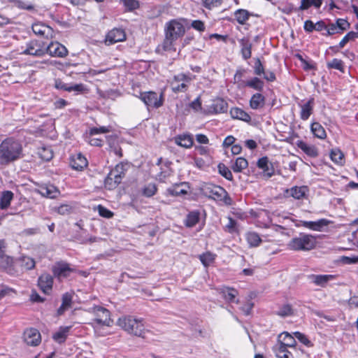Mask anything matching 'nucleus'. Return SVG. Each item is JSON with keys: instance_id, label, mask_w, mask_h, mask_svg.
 I'll use <instances>...</instances> for the list:
<instances>
[{"instance_id": "nucleus-35", "label": "nucleus", "mask_w": 358, "mask_h": 358, "mask_svg": "<svg viewBox=\"0 0 358 358\" xmlns=\"http://www.w3.org/2000/svg\"><path fill=\"white\" fill-rule=\"evenodd\" d=\"M230 115L233 119L240 120L245 122H249L251 120L250 115L247 112L238 107L231 108Z\"/></svg>"}, {"instance_id": "nucleus-45", "label": "nucleus", "mask_w": 358, "mask_h": 358, "mask_svg": "<svg viewBox=\"0 0 358 358\" xmlns=\"http://www.w3.org/2000/svg\"><path fill=\"white\" fill-rule=\"evenodd\" d=\"M322 4V0H301L299 10H306L311 6L320 8Z\"/></svg>"}, {"instance_id": "nucleus-25", "label": "nucleus", "mask_w": 358, "mask_h": 358, "mask_svg": "<svg viewBox=\"0 0 358 358\" xmlns=\"http://www.w3.org/2000/svg\"><path fill=\"white\" fill-rule=\"evenodd\" d=\"M275 315L285 318L288 317H294L296 315V309L290 303H285L280 305L278 309L275 311Z\"/></svg>"}, {"instance_id": "nucleus-20", "label": "nucleus", "mask_w": 358, "mask_h": 358, "mask_svg": "<svg viewBox=\"0 0 358 358\" xmlns=\"http://www.w3.org/2000/svg\"><path fill=\"white\" fill-rule=\"evenodd\" d=\"M336 278L335 275L331 274H324V275H309L308 276V280L310 282L315 284L317 286H320L322 287H324L327 283L334 280Z\"/></svg>"}, {"instance_id": "nucleus-57", "label": "nucleus", "mask_w": 358, "mask_h": 358, "mask_svg": "<svg viewBox=\"0 0 358 358\" xmlns=\"http://www.w3.org/2000/svg\"><path fill=\"white\" fill-rule=\"evenodd\" d=\"M110 131V128L108 127H92L90 129V135L94 136L99 134H106Z\"/></svg>"}, {"instance_id": "nucleus-24", "label": "nucleus", "mask_w": 358, "mask_h": 358, "mask_svg": "<svg viewBox=\"0 0 358 358\" xmlns=\"http://www.w3.org/2000/svg\"><path fill=\"white\" fill-rule=\"evenodd\" d=\"M239 87H248L261 93L264 88V82L261 78L255 76L245 82H243L239 85Z\"/></svg>"}, {"instance_id": "nucleus-44", "label": "nucleus", "mask_w": 358, "mask_h": 358, "mask_svg": "<svg viewBox=\"0 0 358 358\" xmlns=\"http://www.w3.org/2000/svg\"><path fill=\"white\" fill-rule=\"evenodd\" d=\"M250 16V13L245 9H238L234 12V17L236 21L240 24H245L249 20Z\"/></svg>"}, {"instance_id": "nucleus-14", "label": "nucleus", "mask_w": 358, "mask_h": 358, "mask_svg": "<svg viewBox=\"0 0 358 358\" xmlns=\"http://www.w3.org/2000/svg\"><path fill=\"white\" fill-rule=\"evenodd\" d=\"M254 73L257 76H261L263 75V78L268 82H273L276 80V76L273 71H265V69L259 58H257L253 66Z\"/></svg>"}, {"instance_id": "nucleus-29", "label": "nucleus", "mask_w": 358, "mask_h": 358, "mask_svg": "<svg viewBox=\"0 0 358 358\" xmlns=\"http://www.w3.org/2000/svg\"><path fill=\"white\" fill-rule=\"evenodd\" d=\"M241 46L242 57L247 60L252 56V43L248 38H243L238 41Z\"/></svg>"}, {"instance_id": "nucleus-23", "label": "nucleus", "mask_w": 358, "mask_h": 358, "mask_svg": "<svg viewBox=\"0 0 358 358\" xmlns=\"http://www.w3.org/2000/svg\"><path fill=\"white\" fill-rule=\"evenodd\" d=\"M315 105L314 98L311 97L304 103H299L301 108L300 117L303 120H307L312 115Z\"/></svg>"}, {"instance_id": "nucleus-12", "label": "nucleus", "mask_w": 358, "mask_h": 358, "mask_svg": "<svg viewBox=\"0 0 358 358\" xmlns=\"http://www.w3.org/2000/svg\"><path fill=\"white\" fill-rule=\"evenodd\" d=\"M350 28V23L345 19L338 18L335 23H329L327 25V36L341 34Z\"/></svg>"}, {"instance_id": "nucleus-53", "label": "nucleus", "mask_w": 358, "mask_h": 358, "mask_svg": "<svg viewBox=\"0 0 358 358\" xmlns=\"http://www.w3.org/2000/svg\"><path fill=\"white\" fill-rule=\"evenodd\" d=\"M294 337L297 338L301 343H303L306 347H312L313 343L312 342L307 338V336L299 332V331H295L293 333Z\"/></svg>"}, {"instance_id": "nucleus-55", "label": "nucleus", "mask_w": 358, "mask_h": 358, "mask_svg": "<svg viewBox=\"0 0 358 358\" xmlns=\"http://www.w3.org/2000/svg\"><path fill=\"white\" fill-rule=\"evenodd\" d=\"M127 10L131 11L138 8L139 4L136 0H121Z\"/></svg>"}, {"instance_id": "nucleus-38", "label": "nucleus", "mask_w": 358, "mask_h": 358, "mask_svg": "<svg viewBox=\"0 0 358 358\" xmlns=\"http://www.w3.org/2000/svg\"><path fill=\"white\" fill-rule=\"evenodd\" d=\"M14 194L9 190H6L1 192L0 197V208L2 210L7 209L13 199Z\"/></svg>"}, {"instance_id": "nucleus-41", "label": "nucleus", "mask_w": 358, "mask_h": 358, "mask_svg": "<svg viewBox=\"0 0 358 358\" xmlns=\"http://www.w3.org/2000/svg\"><path fill=\"white\" fill-rule=\"evenodd\" d=\"M13 257L6 255L3 252L0 257V269L6 270L8 273H11L13 271Z\"/></svg>"}, {"instance_id": "nucleus-47", "label": "nucleus", "mask_w": 358, "mask_h": 358, "mask_svg": "<svg viewBox=\"0 0 358 358\" xmlns=\"http://www.w3.org/2000/svg\"><path fill=\"white\" fill-rule=\"evenodd\" d=\"M18 261L23 269L31 270L35 267V261L31 257L27 256H22L18 259Z\"/></svg>"}, {"instance_id": "nucleus-32", "label": "nucleus", "mask_w": 358, "mask_h": 358, "mask_svg": "<svg viewBox=\"0 0 358 358\" xmlns=\"http://www.w3.org/2000/svg\"><path fill=\"white\" fill-rule=\"evenodd\" d=\"M220 294L225 301L229 303H238V300L236 299L238 291L234 288L229 287H224L221 289Z\"/></svg>"}, {"instance_id": "nucleus-59", "label": "nucleus", "mask_w": 358, "mask_h": 358, "mask_svg": "<svg viewBox=\"0 0 358 358\" xmlns=\"http://www.w3.org/2000/svg\"><path fill=\"white\" fill-rule=\"evenodd\" d=\"M98 212L99 215L103 217L110 218L113 216V212L101 205L98 206Z\"/></svg>"}, {"instance_id": "nucleus-58", "label": "nucleus", "mask_w": 358, "mask_h": 358, "mask_svg": "<svg viewBox=\"0 0 358 358\" xmlns=\"http://www.w3.org/2000/svg\"><path fill=\"white\" fill-rule=\"evenodd\" d=\"M171 175V169L169 166H166L161 172L157 175V178L161 182H165L166 178Z\"/></svg>"}, {"instance_id": "nucleus-26", "label": "nucleus", "mask_w": 358, "mask_h": 358, "mask_svg": "<svg viewBox=\"0 0 358 358\" xmlns=\"http://www.w3.org/2000/svg\"><path fill=\"white\" fill-rule=\"evenodd\" d=\"M287 192L295 199H303L307 197L309 189L307 186H295L287 190Z\"/></svg>"}, {"instance_id": "nucleus-52", "label": "nucleus", "mask_w": 358, "mask_h": 358, "mask_svg": "<svg viewBox=\"0 0 358 358\" xmlns=\"http://www.w3.org/2000/svg\"><path fill=\"white\" fill-rule=\"evenodd\" d=\"M69 90L68 92H74L76 94H81V93H83V92L87 91V88L86 85H85L83 83L69 84Z\"/></svg>"}, {"instance_id": "nucleus-50", "label": "nucleus", "mask_w": 358, "mask_h": 358, "mask_svg": "<svg viewBox=\"0 0 358 358\" xmlns=\"http://www.w3.org/2000/svg\"><path fill=\"white\" fill-rule=\"evenodd\" d=\"M327 66L329 69H336L341 72H344V63L341 59H333L331 62L327 64Z\"/></svg>"}, {"instance_id": "nucleus-8", "label": "nucleus", "mask_w": 358, "mask_h": 358, "mask_svg": "<svg viewBox=\"0 0 358 358\" xmlns=\"http://www.w3.org/2000/svg\"><path fill=\"white\" fill-rule=\"evenodd\" d=\"M192 76L190 73H178L175 75L171 80V88L175 93L185 92L189 88Z\"/></svg>"}, {"instance_id": "nucleus-9", "label": "nucleus", "mask_w": 358, "mask_h": 358, "mask_svg": "<svg viewBox=\"0 0 358 358\" xmlns=\"http://www.w3.org/2000/svg\"><path fill=\"white\" fill-rule=\"evenodd\" d=\"M138 97L148 109L150 108H158L161 107L164 103L163 94H161L159 96L157 93L152 91L141 92Z\"/></svg>"}, {"instance_id": "nucleus-48", "label": "nucleus", "mask_w": 358, "mask_h": 358, "mask_svg": "<svg viewBox=\"0 0 358 358\" xmlns=\"http://www.w3.org/2000/svg\"><path fill=\"white\" fill-rule=\"evenodd\" d=\"M279 338L281 339L280 342L287 347L293 348L296 345L295 337L288 332H282Z\"/></svg>"}, {"instance_id": "nucleus-7", "label": "nucleus", "mask_w": 358, "mask_h": 358, "mask_svg": "<svg viewBox=\"0 0 358 358\" xmlns=\"http://www.w3.org/2000/svg\"><path fill=\"white\" fill-rule=\"evenodd\" d=\"M95 315L93 320V327L96 333L101 327H110L113 323L110 319V313L108 310L101 306H94L93 308Z\"/></svg>"}, {"instance_id": "nucleus-27", "label": "nucleus", "mask_w": 358, "mask_h": 358, "mask_svg": "<svg viewBox=\"0 0 358 358\" xmlns=\"http://www.w3.org/2000/svg\"><path fill=\"white\" fill-rule=\"evenodd\" d=\"M189 186L186 182L176 183L167 189V192L171 196H178L187 194Z\"/></svg>"}, {"instance_id": "nucleus-43", "label": "nucleus", "mask_w": 358, "mask_h": 358, "mask_svg": "<svg viewBox=\"0 0 358 358\" xmlns=\"http://www.w3.org/2000/svg\"><path fill=\"white\" fill-rule=\"evenodd\" d=\"M331 159L338 165H343L344 161V154L338 148L332 149L330 152Z\"/></svg>"}, {"instance_id": "nucleus-56", "label": "nucleus", "mask_w": 358, "mask_h": 358, "mask_svg": "<svg viewBox=\"0 0 358 358\" xmlns=\"http://www.w3.org/2000/svg\"><path fill=\"white\" fill-rule=\"evenodd\" d=\"M157 192V187L155 184H148L143 189V194L145 196L150 197L155 194Z\"/></svg>"}, {"instance_id": "nucleus-34", "label": "nucleus", "mask_w": 358, "mask_h": 358, "mask_svg": "<svg viewBox=\"0 0 358 358\" xmlns=\"http://www.w3.org/2000/svg\"><path fill=\"white\" fill-rule=\"evenodd\" d=\"M110 148V152H113L118 157H122V149L118 144L116 136H108L106 137Z\"/></svg>"}, {"instance_id": "nucleus-61", "label": "nucleus", "mask_w": 358, "mask_h": 358, "mask_svg": "<svg viewBox=\"0 0 358 358\" xmlns=\"http://www.w3.org/2000/svg\"><path fill=\"white\" fill-rule=\"evenodd\" d=\"M225 230L229 233H234L236 231V222L231 217L229 218V222L225 226Z\"/></svg>"}, {"instance_id": "nucleus-39", "label": "nucleus", "mask_w": 358, "mask_h": 358, "mask_svg": "<svg viewBox=\"0 0 358 358\" xmlns=\"http://www.w3.org/2000/svg\"><path fill=\"white\" fill-rule=\"evenodd\" d=\"M71 327H61L59 330L53 334L52 338L54 341L59 344L64 343Z\"/></svg>"}, {"instance_id": "nucleus-3", "label": "nucleus", "mask_w": 358, "mask_h": 358, "mask_svg": "<svg viewBox=\"0 0 358 358\" xmlns=\"http://www.w3.org/2000/svg\"><path fill=\"white\" fill-rule=\"evenodd\" d=\"M117 324L128 334L136 336L143 337L145 333V328L143 319L136 318L133 316H124L119 318Z\"/></svg>"}, {"instance_id": "nucleus-30", "label": "nucleus", "mask_w": 358, "mask_h": 358, "mask_svg": "<svg viewBox=\"0 0 358 358\" xmlns=\"http://www.w3.org/2000/svg\"><path fill=\"white\" fill-rule=\"evenodd\" d=\"M70 164L73 169L79 171L87 166V160L81 153H78L71 157Z\"/></svg>"}, {"instance_id": "nucleus-10", "label": "nucleus", "mask_w": 358, "mask_h": 358, "mask_svg": "<svg viewBox=\"0 0 358 358\" xmlns=\"http://www.w3.org/2000/svg\"><path fill=\"white\" fill-rule=\"evenodd\" d=\"M22 53L36 57H42L46 54L45 44L37 40H31L26 44V47Z\"/></svg>"}, {"instance_id": "nucleus-62", "label": "nucleus", "mask_w": 358, "mask_h": 358, "mask_svg": "<svg viewBox=\"0 0 358 358\" xmlns=\"http://www.w3.org/2000/svg\"><path fill=\"white\" fill-rule=\"evenodd\" d=\"M72 208L68 204H62L60 205L57 211L60 215H68L71 213Z\"/></svg>"}, {"instance_id": "nucleus-37", "label": "nucleus", "mask_w": 358, "mask_h": 358, "mask_svg": "<svg viewBox=\"0 0 358 358\" xmlns=\"http://www.w3.org/2000/svg\"><path fill=\"white\" fill-rule=\"evenodd\" d=\"M200 220V212L197 210H192L187 215L185 225L187 227H194Z\"/></svg>"}, {"instance_id": "nucleus-40", "label": "nucleus", "mask_w": 358, "mask_h": 358, "mask_svg": "<svg viewBox=\"0 0 358 358\" xmlns=\"http://www.w3.org/2000/svg\"><path fill=\"white\" fill-rule=\"evenodd\" d=\"M310 131L315 137L324 140L327 138L324 128L319 122H313L310 125Z\"/></svg>"}, {"instance_id": "nucleus-64", "label": "nucleus", "mask_w": 358, "mask_h": 358, "mask_svg": "<svg viewBox=\"0 0 358 358\" xmlns=\"http://www.w3.org/2000/svg\"><path fill=\"white\" fill-rule=\"evenodd\" d=\"M191 26L195 30H197L201 32L204 31L205 30L204 23L199 20L192 21Z\"/></svg>"}, {"instance_id": "nucleus-4", "label": "nucleus", "mask_w": 358, "mask_h": 358, "mask_svg": "<svg viewBox=\"0 0 358 358\" xmlns=\"http://www.w3.org/2000/svg\"><path fill=\"white\" fill-rule=\"evenodd\" d=\"M316 236L306 233H299L293 237L287 244L289 249L294 251H310L315 248Z\"/></svg>"}, {"instance_id": "nucleus-18", "label": "nucleus", "mask_w": 358, "mask_h": 358, "mask_svg": "<svg viewBox=\"0 0 358 358\" xmlns=\"http://www.w3.org/2000/svg\"><path fill=\"white\" fill-rule=\"evenodd\" d=\"M228 104L223 99L213 100L208 106L206 111L210 114L223 113L227 110Z\"/></svg>"}, {"instance_id": "nucleus-49", "label": "nucleus", "mask_w": 358, "mask_h": 358, "mask_svg": "<svg viewBox=\"0 0 358 358\" xmlns=\"http://www.w3.org/2000/svg\"><path fill=\"white\" fill-rule=\"evenodd\" d=\"M215 256V255L210 252H206L199 255V259L203 265L207 267L214 262Z\"/></svg>"}, {"instance_id": "nucleus-51", "label": "nucleus", "mask_w": 358, "mask_h": 358, "mask_svg": "<svg viewBox=\"0 0 358 358\" xmlns=\"http://www.w3.org/2000/svg\"><path fill=\"white\" fill-rule=\"evenodd\" d=\"M202 6L208 10H213L214 8L220 7L223 0H201Z\"/></svg>"}, {"instance_id": "nucleus-31", "label": "nucleus", "mask_w": 358, "mask_h": 358, "mask_svg": "<svg viewBox=\"0 0 358 358\" xmlns=\"http://www.w3.org/2000/svg\"><path fill=\"white\" fill-rule=\"evenodd\" d=\"M296 145L304 153L310 157H316L318 156V150L313 145H309L303 141H298L296 142Z\"/></svg>"}, {"instance_id": "nucleus-17", "label": "nucleus", "mask_w": 358, "mask_h": 358, "mask_svg": "<svg viewBox=\"0 0 358 358\" xmlns=\"http://www.w3.org/2000/svg\"><path fill=\"white\" fill-rule=\"evenodd\" d=\"M73 271V269L69 266V264L66 262H57L52 267V273L55 277L62 279L69 276Z\"/></svg>"}, {"instance_id": "nucleus-5", "label": "nucleus", "mask_w": 358, "mask_h": 358, "mask_svg": "<svg viewBox=\"0 0 358 358\" xmlns=\"http://www.w3.org/2000/svg\"><path fill=\"white\" fill-rule=\"evenodd\" d=\"M131 164L127 162H122L110 171L105 180V185L108 189L117 187L124 177L126 172L130 168Z\"/></svg>"}, {"instance_id": "nucleus-6", "label": "nucleus", "mask_w": 358, "mask_h": 358, "mask_svg": "<svg viewBox=\"0 0 358 358\" xmlns=\"http://www.w3.org/2000/svg\"><path fill=\"white\" fill-rule=\"evenodd\" d=\"M203 194L210 199L217 202H221L225 205L231 204V199L229 196L227 192L222 187L208 184L203 188Z\"/></svg>"}, {"instance_id": "nucleus-15", "label": "nucleus", "mask_w": 358, "mask_h": 358, "mask_svg": "<svg viewBox=\"0 0 358 358\" xmlns=\"http://www.w3.org/2000/svg\"><path fill=\"white\" fill-rule=\"evenodd\" d=\"M23 338L24 342L31 346H37L41 341L40 332L35 328H29L24 331Z\"/></svg>"}, {"instance_id": "nucleus-2", "label": "nucleus", "mask_w": 358, "mask_h": 358, "mask_svg": "<svg viewBox=\"0 0 358 358\" xmlns=\"http://www.w3.org/2000/svg\"><path fill=\"white\" fill-rule=\"evenodd\" d=\"M23 157V148L20 140L8 137L0 143V164L6 166Z\"/></svg>"}, {"instance_id": "nucleus-63", "label": "nucleus", "mask_w": 358, "mask_h": 358, "mask_svg": "<svg viewBox=\"0 0 358 358\" xmlns=\"http://www.w3.org/2000/svg\"><path fill=\"white\" fill-rule=\"evenodd\" d=\"M15 5L17 7H18L20 8L25 9L27 10H31L34 8V6L31 3H28V2H24L21 0H17Z\"/></svg>"}, {"instance_id": "nucleus-33", "label": "nucleus", "mask_w": 358, "mask_h": 358, "mask_svg": "<svg viewBox=\"0 0 358 358\" xmlns=\"http://www.w3.org/2000/svg\"><path fill=\"white\" fill-rule=\"evenodd\" d=\"M173 140L176 144L185 148H190L194 143L193 138L189 134L178 135Z\"/></svg>"}, {"instance_id": "nucleus-11", "label": "nucleus", "mask_w": 358, "mask_h": 358, "mask_svg": "<svg viewBox=\"0 0 358 358\" xmlns=\"http://www.w3.org/2000/svg\"><path fill=\"white\" fill-rule=\"evenodd\" d=\"M34 34L39 37L52 39L55 37L53 29L42 22H36L31 27Z\"/></svg>"}, {"instance_id": "nucleus-42", "label": "nucleus", "mask_w": 358, "mask_h": 358, "mask_svg": "<svg viewBox=\"0 0 358 358\" xmlns=\"http://www.w3.org/2000/svg\"><path fill=\"white\" fill-rule=\"evenodd\" d=\"M245 238L250 248L257 247L262 243L259 235L254 231L248 232L245 234Z\"/></svg>"}, {"instance_id": "nucleus-16", "label": "nucleus", "mask_w": 358, "mask_h": 358, "mask_svg": "<svg viewBox=\"0 0 358 358\" xmlns=\"http://www.w3.org/2000/svg\"><path fill=\"white\" fill-rule=\"evenodd\" d=\"M125 39L126 34L124 30L120 28H114L107 34L105 43L107 45H111L117 42L123 41Z\"/></svg>"}, {"instance_id": "nucleus-54", "label": "nucleus", "mask_w": 358, "mask_h": 358, "mask_svg": "<svg viewBox=\"0 0 358 358\" xmlns=\"http://www.w3.org/2000/svg\"><path fill=\"white\" fill-rule=\"evenodd\" d=\"M219 173L221 176L224 177L226 179L229 180H232L233 176L231 171L224 164H220L218 165Z\"/></svg>"}, {"instance_id": "nucleus-21", "label": "nucleus", "mask_w": 358, "mask_h": 358, "mask_svg": "<svg viewBox=\"0 0 358 358\" xmlns=\"http://www.w3.org/2000/svg\"><path fill=\"white\" fill-rule=\"evenodd\" d=\"M300 226H302L305 228L309 229L315 231H321L322 228L327 226L329 222L326 219H320L317 221H304L302 220L300 222ZM299 227V225H296Z\"/></svg>"}, {"instance_id": "nucleus-36", "label": "nucleus", "mask_w": 358, "mask_h": 358, "mask_svg": "<svg viewBox=\"0 0 358 358\" xmlns=\"http://www.w3.org/2000/svg\"><path fill=\"white\" fill-rule=\"evenodd\" d=\"M257 166L263 170V176L266 178H271L274 173L273 169L268 166V160L266 157H262L258 160Z\"/></svg>"}, {"instance_id": "nucleus-28", "label": "nucleus", "mask_w": 358, "mask_h": 358, "mask_svg": "<svg viewBox=\"0 0 358 358\" xmlns=\"http://www.w3.org/2000/svg\"><path fill=\"white\" fill-rule=\"evenodd\" d=\"M266 102V97L259 92L253 94L249 101L250 107L253 110L262 108Z\"/></svg>"}, {"instance_id": "nucleus-60", "label": "nucleus", "mask_w": 358, "mask_h": 358, "mask_svg": "<svg viewBox=\"0 0 358 358\" xmlns=\"http://www.w3.org/2000/svg\"><path fill=\"white\" fill-rule=\"evenodd\" d=\"M72 300H73V294L66 292V293L64 294L62 296V304H63V306H67L68 308H70L72 304Z\"/></svg>"}, {"instance_id": "nucleus-46", "label": "nucleus", "mask_w": 358, "mask_h": 358, "mask_svg": "<svg viewBox=\"0 0 358 358\" xmlns=\"http://www.w3.org/2000/svg\"><path fill=\"white\" fill-rule=\"evenodd\" d=\"M248 166V161L243 157H237L231 169L236 173H240Z\"/></svg>"}, {"instance_id": "nucleus-13", "label": "nucleus", "mask_w": 358, "mask_h": 358, "mask_svg": "<svg viewBox=\"0 0 358 358\" xmlns=\"http://www.w3.org/2000/svg\"><path fill=\"white\" fill-rule=\"evenodd\" d=\"M46 53L50 56L57 57H64L68 55L67 48L57 41H52L49 45H45Z\"/></svg>"}, {"instance_id": "nucleus-22", "label": "nucleus", "mask_w": 358, "mask_h": 358, "mask_svg": "<svg viewBox=\"0 0 358 358\" xmlns=\"http://www.w3.org/2000/svg\"><path fill=\"white\" fill-rule=\"evenodd\" d=\"M37 192L41 196L49 199H55L59 194V189L50 184H44L39 186Z\"/></svg>"}, {"instance_id": "nucleus-1", "label": "nucleus", "mask_w": 358, "mask_h": 358, "mask_svg": "<svg viewBox=\"0 0 358 358\" xmlns=\"http://www.w3.org/2000/svg\"><path fill=\"white\" fill-rule=\"evenodd\" d=\"M181 19H174L167 22L164 27V39L156 48V52L163 54L164 52L176 51V42L185 33V27Z\"/></svg>"}, {"instance_id": "nucleus-19", "label": "nucleus", "mask_w": 358, "mask_h": 358, "mask_svg": "<svg viewBox=\"0 0 358 358\" xmlns=\"http://www.w3.org/2000/svg\"><path fill=\"white\" fill-rule=\"evenodd\" d=\"M53 285V278L50 274L43 273L38 280V285L45 294H50Z\"/></svg>"}]
</instances>
